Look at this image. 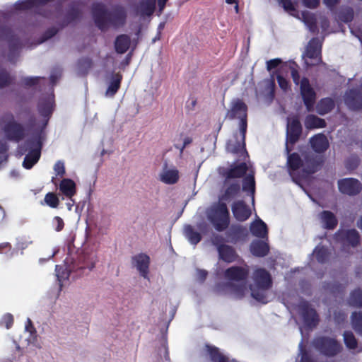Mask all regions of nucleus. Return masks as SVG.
Masks as SVG:
<instances>
[{
    "label": "nucleus",
    "mask_w": 362,
    "mask_h": 362,
    "mask_svg": "<svg viewBox=\"0 0 362 362\" xmlns=\"http://www.w3.org/2000/svg\"><path fill=\"white\" fill-rule=\"evenodd\" d=\"M334 239L343 247H357L360 243V235L356 229H339L334 234Z\"/></svg>",
    "instance_id": "6"
},
{
    "label": "nucleus",
    "mask_w": 362,
    "mask_h": 362,
    "mask_svg": "<svg viewBox=\"0 0 362 362\" xmlns=\"http://www.w3.org/2000/svg\"><path fill=\"white\" fill-rule=\"evenodd\" d=\"M226 117L230 119L235 118L247 117V106L241 99L237 98L231 102L230 108Z\"/></svg>",
    "instance_id": "20"
},
{
    "label": "nucleus",
    "mask_w": 362,
    "mask_h": 362,
    "mask_svg": "<svg viewBox=\"0 0 362 362\" xmlns=\"http://www.w3.org/2000/svg\"><path fill=\"white\" fill-rule=\"evenodd\" d=\"M11 119L4 127V132L8 140L18 142L25 137V129L22 124L13 120L12 113L6 114Z\"/></svg>",
    "instance_id": "7"
},
{
    "label": "nucleus",
    "mask_w": 362,
    "mask_h": 362,
    "mask_svg": "<svg viewBox=\"0 0 362 362\" xmlns=\"http://www.w3.org/2000/svg\"><path fill=\"white\" fill-rule=\"evenodd\" d=\"M250 289L251 291V296L257 301L262 304H266L269 302L267 293L268 289L259 288L252 285L250 286Z\"/></svg>",
    "instance_id": "39"
},
{
    "label": "nucleus",
    "mask_w": 362,
    "mask_h": 362,
    "mask_svg": "<svg viewBox=\"0 0 362 362\" xmlns=\"http://www.w3.org/2000/svg\"><path fill=\"white\" fill-rule=\"evenodd\" d=\"M303 5L311 9L316 8L320 5V0H302Z\"/></svg>",
    "instance_id": "62"
},
{
    "label": "nucleus",
    "mask_w": 362,
    "mask_h": 362,
    "mask_svg": "<svg viewBox=\"0 0 362 362\" xmlns=\"http://www.w3.org/2000/svg\"><path fill=\"white\" fill-rule=\"evenodd\" d=\"M310 143L312 148L316 153H323L329 147L327 139L322 134H318L311 137Z\"/></svg>",
    "instance_id": "28"
},
{
    "label": "nucleus",
    "mask_w": 362,
    "mask_h": 362,
    "mask_svg": "<svg viewBox=\"0 0 362 362\" xmlns=\"http://www.w3.org/2000/svg\"><path fill=\"white\" fill-rule=\"evenodd\" d=\"M184 235L189 242L194 245H197L202 238L201 233L197 231L190 224L185 226Z\"/></svg>",
    "instance_id": "34"
},
{
    "label": "nucleus",
    "mask_w": 362,
    "mask_h": 362,
    "mask_svg": "<svg viewBox=\"0 0 362 362\" xmlns=\"http://www.w3.org/2000/svg\"><path fill=\"white\" fill-rule=\"evenodd\" d=\"M218 256L221 259L227 263L235 262L238 255L235 250L230 245H220L218 248Z\"/></svg>",
    "instance_id": "27"
},
{
    "label": "nucleus",
    "mask_w": 362,
    "mask_h": 362,
    "mask_svg": "<svg viewBox=\"0 0 362 362\" xmlns=\"http://www.w3.org/2000/svg\"><path fill=\"white\" fill-rule=\"evenodd\" d=\"M58 185L60 193L67 198L71 199L76 193V184L71 179L63 178Z\"/></svg>",
    "instance_id": "29"
},
{
    "label": "nucleus",
    "mask_w": 362,
    "mask_h": 362,
    "mask_svg": "<svg viewBox=\"0 0 362 362\" xmlns=\"http://www.w3.org/2000/svg\"><path fill=\"white\" fill-rule=\"evenodd\" d=\"M323 158L313 153H307L303 156V171L306 175H312L318 171L323 164Z\"/></svg>",
    "instance_id": "12"
},
{
    "label": "nucleus",
    "mask_w": 362,
    "mask_h": 362,
    "mask_svg": "<svg viewBox=\"0 0 362 362\" xmlns=\"http://www.w3.org/2000/svg\"><path fill=\"white\" fill-rule=\"evenodd\" d=\"M327 123L324 119L314 115H308L305 119V126L308 129L325 128Z\"/></svg>",
    "instance_id": "36"
},
{
    "label": "nucleus",
    "mask_w": 362,
    "mask_h": 362,
    "mask_svg": "<svg viewBox=\"0 0 362 362\" xmlns=\"http://www.w3.org/2000/svg\"><path fill=\"white\" fill-rule=\"evenodd\" d=\"M14 6L18 11H24L36 7L34 0H19L15 4Z\"/></svg>",
    "instance_id": "52"
},
{
    "label": "nucleus",
    "mask_w": 362,
    "mask_h": 362,
    "mask_svg": "<svg viewBox=\"0 0 362 362\" xmlns=\"http://www.w3.org/2000/svg\"><path fill=\"white\" fill-rule=\"evenodd\" d=\"M81 16L82 12L81 9L74 4L71 5L68 9L66 14V25H68L72 22L79 20L81 18Z\"/></svg>",
    "instance_id": "40"
},
{
    "label": "nucleus",
    "mask_w": 362,
    "mask_h": 362,
    "mask_svg": "<svg viewBox=\"0 0 362 362\" xmlns=\"http://www.w3.org/2000/svg\"><path fill=\"white\" fill-rule=\"evenodd\" d=\"M212 244L216 247L218 249L220 245H226V244H223L224 240L223 237L220 235H214L212 238Z\"/></svg>",
    "instance_id": "63"
},
{
    "label": "nucleus",
    "mask_w": 362,
    "mask_h": 362,
    "mask_svg": "<svg viewBox=\"0 0 362 362\" xmlns=\"http://www.w3.org/2000/svg\"><path fill=\"white\" fill-rule=\"evenodd\" d=\"M150 257L145 253H139L132 257V263L136 267L140 275L144 279H148Z\"/></svg>",
    "instance_id": "17"
},
{
    "label": "nucleus",
    "mask_w": 362,
    "mask_h": 362,
    "mask_svg": "<svg viewBox=\"0 0 362 362\" xmlns=\"http://www.w3.org/2000/svg\"><path fill=\"white\" fill-rule=\"evenodd\" d=\"M54 96L47 95L40 98L37 103V111L45 119L44 127H46L54 110Z\"/></svg>",
    "instance_id": "11"
},
{
    "label": "nucleus",
    "mask_w": 362,
    "mask_h": 362,
    "mask_svg": "<svg viewBox=\"0 0 362 362\" xmlns=\"http://www.w3.org/2000/svg\"><path fill=\"white\" fill-rule=\"evenodd\" d=\"M40 77L35 76V77H25L22 79V83L25 87H32L37 84H38Z\"/></svg>",
    "instance_id": "55"
},
{
    "label": "nucleus",
    "mask_w": 362,
    "mask_h": 362,
    "mask_svg": "<svg viewBox=\"0 0 362 362\" xmlns=\"http://www.w3.org/2000/svg\"><path fill=\"white\" fill-rule=\"evenodd\" d=\"M322 45L317 37L312 38L306 47L305 55L308 58L316 61L313 65L318 64L322 62L321 57Z\"/></svg>",
    "instance_id": "22"
},
{
    "label": "nucleus",
    "mask_w": 362,
    "mask_h": 362,
    "mask_svg": "<svg viewBox=\"0 0 362 362\" xmlns=\"http://www.w3.org/2000/svg\"><path fill=\"white\" fill-rule=\"evenodd\" d=\"M228 228L226 235L230 243H236L244 241L248 237L249 232L245 226L240 224H233Z\"/></svg>",
    "instance_id": "15"
},
{
    "label": "nucleus",
    "mask_w": 362,
    "mask_h": 362,
    "mask_svg": "<svg viewBox=\"0 0 362 362\" xmlns=\"http://www.w3.org/2000/svg\"><path fill=\"white\" fill-rule=\"evenodd\" d=\"M57 33L58 30L54 27L48 28L47 30H45L42 35V41L52 38V37L56 35Z\"/></svg>",
    "instance_id": "60"
},
{
    "label": "nucleus",
    "mask_w": 362,
    "mask_h": 362,
    "mask_svg": "<svg viewBox=\"0 0 362 362\" xmlns=\"http://www.w3.org/2000/svg\"><path fill=\"white\" fill-rule=\"evenodd\" d=\"M313 344L320 353L327 357H334L342 350L341 344L336 339L326 336L315 338Z\"/></svg>",
    "instance_id": "4"
},
{
    "label": "nucleus",
    "mask_w": 362,
    "mask_h": 362,
    "mask_svg": "<svg viewBox=\"0 0 362 362\" xmlns=\"http://www.w3.org/2000/svg\"><path fill=\"white\" fill-rule=\"evenodd\" d=\"M333 317L337 325H341L346 320V315L342 310H335Z\"/></svg>",
    "instance_id": "56"
},
{
    "label": "nucleus",
    "mask_w": 362,
    "mask_h": 362,
    "mask_svg": "<svg viewBox=\"0 0 362 362\" xmlns=\"http://www.w3.org/2000/svg\"><path fill=\"white\" fill-rule=\"evenodd\" d=\"M344 342L349 349H355L358 346V340L351 331H344L343 334Z\"/></svg>",
    "instance_id": "45"
},
{
    "label": "nucleus",
    "mask_w": 362,
    "mask_h": 362,
    "mask_svg": "<svg viewBox=\"0 0 362 362\" xmlns=\"http://www.w3.org/2000/svg\"><path fill=\"white\" fill-rule=\"evenodd\" d=\"M282 63V61L279 58H276L273 59H270L267 62V69L270 71L276 67H278Z\"/></svg>",
    "instance_id": "59"
},
{
    "label": "nucleus",
    "mask_w": 362,
    "mask_h": 362,
    "mask_svg": "<svg viewBox=\"0 0 362 362\" xmlns=\"http://www.w3.org/2000/svg\"><path fill=\"white\" fill-rule=\"evenodd\" d=\"M54 170L55 172L56 177H52L51 182L55 186H58L57 177H59V178H62L66 174L64 163L62 160L57 161L54 165Z\"/></svg>",
    "instance_id": "43"
},
{
    "label": "nucleus",
    "mask_w": 362,
    "mask_h": 362,
    "mask_svg": "<svg viewBox=\"0 0 362 362\" xmlns=\"http://www.w3.org/2000/svg\"><path fill=\"white\" fill-rule=\"evenodd\" d=\"M14 78L4 68L0 67V89L4 88L13 83Z\"/></svg>",
    "instance_id": "44"
},
{
    "label": "nucleus",
    "mask_w": 362,
    "mask_h": 362,
    "mask_svg": "<svg viewBox=\"0 0 362 362\" xmlns=\"http://www.w3.org/2000/svg\"><path fill=\"white\" fill-rule=\"evenodd\" d=\"M344 100L347 107L354 111L362 109V88H351L345 92Z\"/></svg>",
    "instance_id": "10"
},
{
    "label": "nucleus",
    "mask_w": 362,
    "mask_h": 362,
    "mask_svg": "<svg viewBox=\"0 0 362 362\" xmlns=\"http://www.w3.org/2000/svg\"><path fill=\"white\" fill-rule=\"evenodd\" d=\"M27 144L30 146H35V148L31 149L25 156L23 162V166L25 169H31L40 158L42 142L40 139H37L29 140L27 141Z\"/></svg>",
    "instance_id": "9"
},
{
    "label": "nucleus",
    "mask_w": 362,
    "mask_h": 362,
    "mask_svg": "<svg viewBox=\"0 0 362 362\" xmlns=\"http://www.w3.org/2000/svg\"><path fill=\"white\" fill-rule=\"evenodd\" d=\"M122 76L119 73L114 74L112 76V80L107 87L105 95L113 97L120 88Z\"/></svg>",
    "instance_id": "37"
},
{
    "label": "nucleus",
    "mask_w": 362,
    "mask_h": 362,
    "mask_svg": "<svg viewBox=\"0 0 362 362\" xmlns=\"http://www.w3.org/2000/svg\"><path fill=\"white\" fill-rule=\"evenodd\" d=\"M338 187L342 194L356 195L362 189L361 183L355 178H344L338 181Z\"/></svg>",
    "instance_id": "13"
},
{
    "label": "nucleus",
    "mask_w": 362,
    "mask_h": 362,
    "mask_svg": "<svg viewBox=\"0 0 362 362\" xmlns=\"http://www.w3.org/2000/svg\"><path fill=\"white\" fill-rule=\"evenodd\" d=\"M206 216L216 230L222 232L230 226V212L226 202L218 201L206 211Z\"/></svg>",
    "instance_id": "3"
},
{
    "label": "nucleus",
    "mask_w": 362,
    "mask_h": 362,
    "mask_svg": "<svg viewBox=\"0 0 362 362\" xmlns=\"http://www.w3.org/2000/svg\"><path fill=\"white\" fill-rule=\"evenodd\" d=\"M243 190L250 192L254 197L255 192V180L253 175L249 174L245 176L243 181Z\"/></svg>",
    "instance_id": "42"
},
{
    "label": "nucleus",
    "mask_w": 362,
    "mask_h": 362,
    "mask_svg": "<svg viewBox=\"0 0 362 362\" xmlns=\"http://www.w3.org/2000/svg\"><path fill=\"white\" fill-rule=\"evenodd\" d=\"M248 170L246 163L243 162L238 165H231V167L227 169L223 176L225 180H228L235 178H241L244 177Z\"/></svg>",
    "instance_id": "24"
},
{
    "label": "nucleus",
    "mask_w": 362,
    "mask_h": 362,
    "mask_svg": "<svg viewBox=\"0 0 362 362\" xmlns=\"http://www.w3.org/2000/svg\"><path fill=\"white\" fill-rule=\"evenodd\" d=\"M156 0H141L139 4V11L142 16H151L156 9Z\"/></svg>",
    "instance_id": "38"
},
{
    "label": "nucleus",
    "mask_w": 362,
    "mask_h": 362,
    "mask_svg": "<svg viewBox=\"0 0 362 362\" xmlns=\"http://www.w3.org/2000/svg\"><path fill=\"white\" fill-rule=\"evenodd\" d=\"M279 3L286 11H294L296 10L291 0H279Z\"/></svg>",
    "instance_id": "61"
},
{
    "label": "nucleus",
    "mask_w": 362,
    "mask_h": 362,
    "mask_svg": "<svg viewBox=\"0 0 362 362\" xmlns=\"http://www.w3.org/2000/svg\"><path fill=\"white\" fill-rule=\"evenodd\" d=\"M351 324L354 330L362 335V312H354L352 313Z\"/></svg>",
    "instance_id": "46"
},
{
    "label": "nucleus",
    "mask_w": 362,
    "mask_h": 362,
    "mask_svg": "<svg viewBox=\"0 0 362 362\" xmlns=\"http://www.w3.org/2000/svg\"><path fill=\"white\" fill-rule=\"evenodd\" d=\"M335 107L334 100L331 98H324L320 100L317 104V112L320 115H325L330 112Z\"/></svg>",
    "instance_id": "33"
},
{
    "label": "nucleus",
    "mask_w": 362,
    "mask_h": 362,
    "mask_svg": "<svg viewBox=\"0 0 362 362\" xmlns=\"http://www.w3.org/2000/svg\"><path fill=\"white\" fill-rule=\"evenodd\" d=\"M52 224L54 230L57 232L62 231L64 227V222L59 216H54L52 220Z\"/></svg>",
    "instance_id": "57"
},
{
    "label": "nucleus",
    "mask_w": 362,
    "mask_h": 362,
    "mask_svg": "<svg viewBox=\"0 0 362 362\" xmlns=\"http://www.w3.org/2000/svg\"><path fill=\"white\" fill-rule=\"evenodd\" d=\"M297 68L298 64L295 62H293L290 64L291 76L296 85L300 84V93L303 103L307 110L310 112L313 110L317 95L308 78L303 77L301 80L300 79V74Z\"/></svg>",
    "instance_id": "2"
},
{
    "label": "nucleus",
    "mask_w": 362,
    "mask_h": 362,
    "mask_svg": "<svg viewBox=\"0 0 362 362\" xmlns=\"http://www.w3.org/2000/svg\"><path fill=\"white\" fill-rule=\"evenodd\" d=\"M286 151L288 152V158H287V166L291 176L292 177L293 181L296 182L298 180L294 177L295 172L300 169L301 167L303 168V160L300 158L298 153H290V149L288 146H286Z\"/></svg>",
    "instance_id": "23"
},
{
    "label": "nucleus",
    "mask_w": 362,
    "mask_h": 362,
    "mask_svg": "<svg viewBox=\"0 0 362 362\" xmlns=\"http://www.w3.org/2000/svg\"><path fill=\"white\" fill-rule=\"evenodd\" d=\"M228 149L234 154L240 153L243 151L247 153L245 148V142L243 141V143L236 142L235 144H228Z\"/></svg>",
    "instance_id": "53"
},
{
    "label": "nucleus",
    "mask_w": 362,
    "mask_h": 362,
    "mask_svg": "<svg viewBox=\"0 0 362 362\" xmlns=\"http://www.w3.org/2000/svg\"><path fill=\"white\" fill-rule=\"evenodd\" d=\"M13 316L11 313H6L2 317L0 325L6 329H10L13 326Z\"/></svg>",
    "instance_id": "54"
},
{
    "label": "nucleus",
    "mask_w": 362,
    "mask_h": 362,
    "mask_svg": "<svg viewBox=\"0 0 362 362\" xmlns=\"http://www.w3.org/2000/svg\"><path fill=\"white\" fill-rule=\"evenodd\" d=\"M255 286L262 289H269L272 286L270 274L265 269L258 268L253 273Z\"/></svg>",
    "instance_id": "19"
},
{
    "label": "nucleus",
    "mask_w": 362,
    "mask_h": 362,
    "mask_svg": "<svg viewBox=\"0 0 362 362\" xmlns=\"http://www.w3.org/2000/svg\"><path fill=\"white\" fill-rule=\"evenodd\" d=\"M302 125L297 117L288 121L286 129V141L291 145L295 144L302 134Z\"/></svg>",
    "instance_id": "14"
},
{
    "label": "nucleus",
    "mask_w": 362,
    "mask_h": 362,
    "mask_svg": "<svg viewBox=\"0 0 362 362\" xmlns=\"http://www.w3.org/2000/svg\"><path fill=\"white\" fill-rule=\"evenodd\" d=\"M299 310L305 325L310 328H315L320 322L319 315L315 309L307 302H302L299 305Z\"/></svg>",
    "instance_id": "8"
},
{
    "label": "nucleus",
    "mask_w": 362,
    "mask_h": 362,
    "mask_svg": "<svg viewBox=\"0 0 362 362\" xmlns=\"http://www.w3.org/2000/svg\"><path fill=\"white\" fill-rule=\"evenodd\" d=\"M131 39L127 35H119L116 37L115 41V51L118 54H124L129 49Z\"/></svg>",
    "instance_id": "32"
},
{
    "label": "nucleus",
    "mask_w": 362,
    "mask_h": 362,
    "mask_svg": "<svg viewBox=\"0 0 362 362\" xmlns=\"http://www.w3.org/2000/svg\"><path fill=\"white\" fill-rule=\"evenodd\" d=\"M276 80H277V82H278V84L279 86V87L283 90H287L289 88V82L288 81L284 78L283 76L279 74L277 75L276 76Z\"/></svg>",
    "instance_id": "58"
},
{
    "label": "nucleus",
    "mask_w": 362,
    "mask_h": 362,
    "mask_svg": "<svg viewBox=\"0 0 362 362\" xmlns=\"http://www.w3.org/2000/svg\"><path fill=\"white\" fill-rule=\"evenodd\" d=\"M231 210L234 218L240 222L245 221L251 216V210L243 200L234 202Z\"/></svg>",
    "instance_id": "21"
},
{
    "label": "nucleus",
    "mask_w": 362,
    "mask_h": 362,
    "mask_svg": "<svg viewBox=\"0 0 362 362\" xmlns=\"http://www.w3.org/2000/svg\"><path fill=\"white\" fill-rule=\"evenodd\" d=\"M313 255L319 263L324 264L329 259L330 252L325 246L318 245L314 249Z\"/></svg>",
    "instance_id": "41"
},
{
    "label": "nucleus",
    "mask_w": 362,
    "mask_h": 362,
    "mask_svg": "<svg viewBox=\"0 0 362 362\" xmlns=\"http://www.w3.org/2000/svg\"><path fill=\"white\" fill-rule=\"evenodd\" d=\"M320 217L325 229L333 230L337 226L338 220L332 211H322Z\"/></svg>",
    "instance_id": "31"
},
{
    "label": "nucleus",
    "mask_w": 362,
    "mask_h": 362,
    "mask_svg": "<svg viewBox=\"0 0 362 362\" xmlns=\"http://www.w3.org/2000/svg\"><path fill=\"white\" fill-rule=\"evenodd\" d=\"M249 275V269L247 266H232L226 269L224 276L226 279L232 281H245Z\"/></svg>",
    "instance_id": "18"
},
{
    "label": "nucleus",
    "mask_w": 362,
    "mask_h": 362,
    "mask_svg": "<svg viewBox=\"0 0 362 362\" xmlns=\"http://www.w3.org/2000/svg\"><path fill=\"white\" fill-rule=\"evenodd\" d=\"M91 13L95 25L101 30H105L110 25L122 26L126 23L127 13L122 6H116L109 11L104 4L96 2L92 4Z\"/></svg>",
    "instance_id": "1"
},
{
    "label": "nucleus",
    "mask_w": 362,
    "mask_h": 362,
    "mask_svg": "<svg viewBox=\"0 0 362 362\" xmlns=\"http://www.w3.org/2000/svg\"><path fill=\"white\" fill-rule=\"evenodd\" d=\"M340 1L341 0H323V2L329 9L333 10L337 5L339 4Z\"/></svg>",
    "instance_id": "64"
},
{
    "label": "nucleus",
    "mask_w": 362,
    "mask_h": 362,
    "mask_svg": "<svg viewBox=\"0 0 362 362\" xmlns=\"http://www.w3.org/2000/svg\"><path fill=\"white\" fill-rule=\"evenodd\" d=\"M251 253L257 257H264L269 252V245L264 240H255L250 244Z\"/></svg>",
    "instance_id": "26"
},
{
    "label": "nucleus",
    "mask_w": 362,
    "mask_h": 362,
    "mask_svg": "<svg viewBox=\"0 0 362 362\" xmlns=\"http://www.w3.org/2000/svg\"><path fill=\"white\" fill-rule=\"evenodd\" d=\"M0 39L7 40L9 49L7 56L8 60L11 63H15L22 46L20 39L13 33L11 28L7 26L0 28Z\"/></svg>",
    "instance_id": "5"
},
{
    "label": "nucleus",
    "mask_w": 362,
    "mask_h": 362,
    "mask_svg": "<svg viewBox=\"0 0 362 362\" xmlns=\"http://www.w3.org/2000/svg\"><path fill=\"white\" fill-rule=\"evenodd\" d=\"M44 204L49 206L51 208H57L59 205V199L57 194L54 192H48L44 197ZM42 204L43 203L42 202Z\"/></svg>",
    "instance_id": "47"
},
{
    "label": "nucleus",
    "mask_w": 362,
    "mask_h": 362,
    "mask_svg": "<svg viewBox=\"0 0 362 362\" xmlns=\"http://www.w3.org/2000/svg\"><path fill=\"white\" fill-rule=\"evenodd\" d=\"M250 230L255 237L268 240V228L267 224L260 218L250 224Z\"/></svg>",
    "instance_id": "25"
},
{
    "label": "nucleus",
    "mask_w": 362,
    "mask_h": 362,
    "mask_svg": "<svg viewBox=\"0 0 362 362\" xmlns=\"http://www.w3.org/2000/svg\"><path fill=\"white\" fill-rule=\"evenodd\" d=\"M205 349L209 354L212 362H228V358L222 354L218 347L206 344Z\"/></svg>",
    "instance_id": "35"
},
{
    "label": "nucleus",
    "mask_w": 362,
    "mask_h": 362,
    "mask_svg": "<svg viewBox=\"0 0 362 362\" xmlns=\"http://www.w3.org/2000/svg\"><path fill=\"white\" fill-rule=\"evenodd\" d=\"M92 66L93 61L89 57H82L78 61V68L83 74H86Z\"/></svg>",
    "instance_id": "51"
},
{
    "label": "nucleus",
    "mask_w": 362,
    "mask_h": 362,
    "mask_svg": "<svg viewBox=\"0 0 362 362\" xmlns=\"http://www.w3.org/2000/svg\"><path fill=\"white\" fill-rule=\"evenodd\" d=\"M349 304L354 307H362V290L358 288L351 292L349 298Z\"/></svg>",
    "instance_id": "48"
},
{
    "label": "nucleus",
    "mask_w": 362,
    "mask_h": 362,
    "mask_svg": "<svg viewBox=\"0 0 362 362\" xmlns=\"http://www.w3.org/2000/svg\"><path fill=\"white\" fill-rule=\"evenodd\" d=\"M180 178L179 171L177 168L172 169L164 168L160 175V180L167 185H173L178 182Z\"/></svg>",
    "instance_id": "30"
},
{
    "label": "nucleus",
    "mask_w": 362,
    "mask_h": 362,
    "mask_svg": "<svg viewBox=\"0 0 362 362\" xmlns=\"http://www.w3.org/2000/svg\"><path fill=\"white\" fill-rule=\"evenodd\" d=\"M354 12L352 8L346 7L341 9L338 14L339 19L344 23L351 22L354 19Z\"/></svg>",
    "instance_id": "50"
},
{
    "label": "nucleus",
    "mask_w": 362,
    "mask_h": 362,
    "mask_svg": "<svg viewBox=\"0 0 362 362\" xmlns=\"http://www.w3.org/2000/svg\"><path fill=\"white\" fill-rule=\"evenodd\" d=\"M231 292L237 299H241L245 296V292L247 291L246 284L243 283L241 284H230Z\"/></svg>",
    "instance_id": "49"
},
{
    "label": "nucleus",
    "mask_w": 362,
    "mask_h": 362,
    "mask_svg": "<svg viewBox=\"0 0 362 362\" xmlns=\"http://www.w3.org/2000/svg\"><path fill=\"white\" fill-rule=\"evenodd\" d=\"M240 192V185L238 182H230L224 180L223 189L218 197L220 202H230L234 199Z\"/></svg>",
    "instance_id": "16"
}]
</instances>
